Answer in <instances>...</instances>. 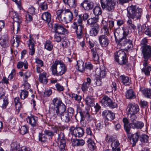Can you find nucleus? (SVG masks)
<instances>
[{"label":"nucleus","instance_id":"31","mask_svg":"<svg viewBox=\"0 0 151 151\" xmlns=\"http://www.w3.org/2000/svg\"><path fill=\"white\" fill-rule=\"evenodd\" d=\"M98 21V19L95 17L91 18L88 19L87 21V24L90 27L98 25L97 22Z\"/></svg>","mask_w":151,"mask_h":151},{"label":"nucleus","instance_id":"21","mask_svg":"<svg viewBox=\"0 0 151 151\" xmlns=\"http://www.w3.org/2000/svg\"><path fill=\"white\" fill-rule=\"evenodd\" d=\"M102 115L108 120L111 121L115 118V114L112 111L109 110H105L102 113Z\"/></svg>","mask_w":151,"mask_h":151},{"label":"nucleus","instance_id":"29","mask_svg":"<svg viewBox=\"0 0 151 151\" xmlns=\"http://www.w3.org/2000/svg\"><path fill=\"white\" fill-rule=\"evenodd\" d=\"M98 50L92 48L91 49L92 58L93 60L96 63L99 62V58L98 52Z\"/></svg>","mask_w":151,"mask_h":151},{"label":"nucleus","instance_id":"43","mask_svg":"<svg viewBox=\"0 0 151 151\" xmlns=\"http://www.w3.org/2000/svg\"><path fill=\"white\" fill-rule=\"evenodd\" d=\"M88 144V147L91 150H93L95 148V144L91 138L88 139L87 141Z\"/></svg>","mask_w":151,"mask_h":151},{"label":"nucleus","instance_id":"57","mask_svg":"<svg viewBox=\"0 0 151 151\" xmlns=\"http://www.w3.org/2000/svg\"><path fill=\"white\" fill-rule=\"evenodd\" d=\"M44 132L45 134L49 137H52L54 135L53 132L50 130H45Z\"/></svg>","mask_w":151,"mask_h":151},{"label":"nucleus","instance_id":"48","mask_svg":"<svg viewBox=\"0 0 151 151\" xmlns=\"http://www.w3.org/2000/svg\"><path fill=\"white\" fill-rule=\"evenodd\" d=\"M71 95V97L72 99H73L75 100L78 101V103L81 102V100L82 99V97L81 96L74 93H72Z\"/></svg>","mask_w":151,"mask_h":151},{"label":"nucleus","instance_id":"33","mask_svg":"<svg viewBox=\"0 0 151 151\" xmlns=\"http://www.w3.org/2000/svg\"><path fill=\"white\" fill-rule=\"evenodd\" d=\"M148 61H146V64L144 65V61L143 60V65L144 68L142 69V71H143L145 75L149 76L150 71H151V67L148 65Z\"/></svg>","mask_w":151,"mask_h":151},{"label":"nucleus","instance_id":"38","mask_svg":"<svg viewBox=\"0 0 151 151\" xmlns=\"http://www.w3.org/2000/svg\"><path fill=\"white\" fill-rule=\"evenodd\" d=\"M63 1L65 4L68 5L72 8H74L76 6V0H63Z\"/></svg>","mask_w":151,"mask_h":151},{"label":"nucleus","instance_id":"14","mask_svg":"<svg viewBox=\"0 0 151 151\" xmlns=\"http://www.w3.org/2000/svg\"><path fill=\"white\" fill-rule=\"evenodd\" d=\"M29 37V43L28 44L29 47V53L30 55L32 56L34 54L35 52L34 47L35 41L32 35H30Z\"/></svg>","mask_w":151,"mask_h":151},{"label":"nucleus","instance_id":"1","mask_svg":"<svg viewBox=\"0 0 151 151\" xmlns=\"http://www.w3.org/2000/svg\"><path fill=\"white\" fill-rule=\"evenodd\" d=\"M50 69L53 75L57 76H61L67 71V67L61 60H56L53 62Z\"/></svg>","mask_w":151,"mask_h":151},{"label":"nucleus","instance_id":"20","mask_svg":"<svg viewBox=\"0 0 151 151\" xmlns=\"http://www.w3.org/2000/svg\"><path fill=\"white\" fill-rule=\"evenodd\" d=\"M99 43L103 47H106L109 43V40L106 36L105 35H101L98 38Z\"/></svg>","mask_w":151,"mask_h":151},{"label":"nucleus","instance_id":"49","mask_svg":"<svg viewBox=\"0 0 151 151\" xmlns=\"http://www.w3.org/2000/svg\"><path fill=\"white\" fill-rule=\"evenodd\" d=\"M47 137L45 134L40 133L39 135V141L42 142H45L47 141Z\"/></svg>","mask_w":151,"mask_h":151},{"label":"nucleus","instance_id":"32","mask_svg":"<svg viewBox=\"0 0 151 151\" xmlns=\"http://www.w3.org/2000/svg\"><path fill=\"white\" fill-rule=\"evenodd\" d=\"M91 27V29L90 31V35L92 36H96L98 34L99 30V25H96L95 26Z\"/></svg>","mask_w":151,"mask_h":151},{"label":"nucleus","instance_id":"63","mask_svg":"<svg viewBox=\"0 0 151 151\" xmlns=\"http://www.w3.org/2000/svg\"><path fill=\"white\" fill-rule=\"evenodd\" d=\"M111 148L120 147V144L118 140H116L114 142L111 143Z\"/></svg>","mask_w":151,"mask_h":151},{"label":"nucleus","instance_id":"25","mask_svg":"<svg viewBox=\"0 0 151 151\" xmlns=\"http://www.w3.org/2000/svg\"><path fill=\"white\" fill-rule=\"evenodd\" d=\"M5 37H2L0 38V45L3 47L5 48L9 46L7 35H6Z\"/></svg>","mask_w":151,"mask_h":151},{"label":"nucleus","instance_id":"24","mask_svg":"<svg viewBox=\"0 0 151 151\" xmlns=\"http://www.w3.org/2000/svg\"><path fill=\"white\" fill-rule=\"evenodd\" d=\"M128 138H129L130 140L133 142V144L135 145L137 142L139 138V135L138 133H136L133 134H132V133L130 130L129 133H127Z\"/></svg>","mask_w":151,"mask_h":151},{"label":"nucleus","instance_id":"37","mask_svg":"<svg viewBox=\"0 0 151 151\" xmlns=\"http://www.w3.org/2000/svg\"><path fill=\"white\" fill-rule=\"evenodd\" d=\"M85 141L83 139H73L72 141V144L73 146H82L85 144Z\"/></svg>","mask_w":151,"mask_h":151},{"label":"nucleus","instance_id":"2","mask_svg":"<svg viewBox=\"0 0 151 151\" xmlns=\"http://www.w3.org/2000/svg\"><path fill=\"white\" fill-rule=\"evenodd\" d=\"M74 109L71 107H69L66 110V107L63 111H60L59 113L56 114L55 113L53 114L52 116L54 118L58 119L60 118L63 121L65 122H69L74 114Z\"/></svg>","mask_w":151,"mask_h":151},{"label":"nucleus","instance_id":"10","mask_svg":"<svg viewBox=\"0 0 151 151\" xmlns=\"http://www.w3.org/2000/svg\"><path fill=\"white\" fill-rule=\"evenodd\" d=\"M69 130L71 134L76 137H81L84 134V129L80 127H75L72 126L70 127Z\"/></svg>","mask_w":151,"mask_h":151},{"label":"nucleus","instance_id":"40","mask_svg":"<svg viewBox=\"0 0 151 151\" xmlns=\"http://www.w3.org/2000/svg\"><path fill=\"white\" fill-rule=\"evenodd\" d=\"M14 101L16 111L19 112L21 108L19 98L18 97H15L14 99Z\"/></svg>","mask_w":151,"mask_h":151},{"label":"nucleus","instance_id":"52","mask_svg":"<svg viewBox=\"0 0 151 151\" xmlns=\"http://www.w3.org/2000/svg\"><path fill=\"white\" fill-rule=\"evenodd\" d=\"M143 28L145 30V34L149 37H151V30L148 28L146 27V25L145 24L143 25Z\"/></svg>","mask_w":151,"mask_h":151},{"label":"nucleus","instance_id":"30","mask_svg":"<svg viewBox=\"0 0 151 151\" xmlns=\"http://www.w3.org/2000/svg\"><path fill=\"white\" fill-rule=\"evenodd\" d=\"M119 79L123 84L125 86L129 85L131 81L129 77L125 75H121L119 77Z\"/></svg>","mask_w":151,"mask_h":151},{"label":"nucleus","instance_id":"7","mask_svg":"<svg viewBox=\"0 0 151 151\" xmlns=\"http://www.w3.org/2000/svg\"><path fill=\"white\" fill-rule=\"evenodd\" d=\"M89 109L88 107L85 108V111L80 112L81 115V122L84 121L85 119L88 122L93 121L95 123H96V120L94 117H92L89 114Z\"/></svg>","mask_w":151,"mask_h":151},{"label":"nucleus","instance_id":"34","mask_svg":"<svg viewBox=\"0 0 151 151\" xmlns=\"http://www.w3.org/2000/svg\"><path fill=\"white\" fill-rule=\"evenodd\" d=\"M86 104L89 106H93L94 105V99L92 96H88L85 99Z\"/></svg>","mask_w":151,"mask_h":151},{"label":"nucleus","instance_id":"17","mask_svg":"<svg viewBox=\"0 0 151 151\" xmlns=\"http://www.w3.org/2000/svg\"><path fill=\"white\" fill-rule=\"evenodd\" d=\"M101 6L103 9H104L106 7L108 9L109 8H110V9H113L115 8L116 4L114 2H108L107 0H101Z\"/></svg>","mask_w":151,"mask_h":151},{"label":"nucleus","instance_id":"60","mask_svg":"<svg viewBox=\"0 0 151 151\" xmlns=\"http://www.w3.org/2000/svg\"><path fill=\"white\" fill-rule=\"evenodd\" d=\"M130 114V116L129 120V121L131 122V123H133L136 121L137 117H136L135 114Z\"/></svg>","mask_w":151,"mask_h":151},{"label":"nucleus","instance_id":"39","mask_svg":"<svg viewBox=\"0 0 151 151\" xmlns=\"http://www.w3.org/2000/svg\"><path fill=\"white\" fill-rule=\"evenodd\" d=\"M122 121L124 123L125 130L127 133H129L130 127V124L129 125L128 124L129 121L128 119L126 118H124L123 119Z\"/></svg>","mask_w":151,"mask_h":151},{"label":"nucleus","instance_id":"50","mask_svg":"<svg viewBox=\"0 0 151 151\" xmlns=\"http://www.w3.org/2000/svg\"><path fill=\"white\" fill-rule=\"evenodd\" d=\"M28 132V128L25 126H23L21 127L20 132L21 134L24 135L26 134Z\"/></svg>","mask_w":151,"mask_h":151},{"label":"nucleus","instance_id":"26","mask_svg":"<svg viewBox=\"0 0 151 151\" xmlns=\"http://www.w3.org/2000/svg\"><path fill=\"white\" fill-rule=\"evenodd\" d=\"M126 98L128 99H132L136 97L135 93L132 89L127 90L125 93Z\"/></svg>","mask_w":151,"mask_h":151},{"label":"nucleus","instance_id":"64","mask_svg":"<svg viewBox=\"0 0 151 151\" xmlns=\"http://www.w3.org/2000/svg\"><path fill=\"white\" fill-rule=\"evenodd\" d=\"M85 66L86 68L90 70L92 69L93 67L92 64L90 62L86 63Z\"/></svg>","mask_w":151,"mask_h":151},{"label":"nucleus","instance_id":"46","mask_svg":"<svg viewBox=\"0 0 151 151\" xmlns=\"http://www.w3.org/2000/svg\"><path fill=\"white\" fill-rule=\"evenodd\" d=\"M143 93L145 97L151 99V89L146 88L143 91Z\"/></svg>","mask_w":151,"mask_h":151},{"label":"nucleus","instance_id":"36","mask_svg":"<svg viewBox=\"0 0 151 151\" xmlns=\"http://www.w3.org/2000/svg\"><path fill=\"white\" fill-rule=\"evenodd\" d=\"M51 17L50 14L48 12L44 13L42 16V19L48 23L50 21Z\"/></svg>","mask_w":151,"mask_h":151},{"label":"nucleus","instance_id":"16","mask_svg":"<svg viewBox=\"0 0 151 151\" xmlns=\"http://www.w3.org/2000/svg\"><path fill=\"white\" fill-rule=\"evenodd\" d=\"M12 151H29L31 149L29 147H23L20 148V146L16 142H13L11 144Z\"/></svg>","mask_w":151,"mask_h":151},{"label":"nucleus","instance_id":"15","mask_svg":"<svg viewBox=\"0 0 151 151\" xmlns=\"http://www.w3.org/2000/svg\"><path fill=\"white\" fill-rule=\"evenodd\" d=\"M71 27L74 29L76 33L77 37L78 39H81L83 37V28H81V30H79L80 26L76 22H74L71 25Z\"/></svg>","mask_w":151,"mask_h":151},{"label":"nucleus","instance_id":"23","mask_svg":"<svg viewBox=\"0 0 151 151\" xmlns=\"http://www.w3.org/2000/svg\"><path fill=\"white\" fill-rule=\"evenodd\" d=\"M63 14L65 16L64 19L66 23H68L72 20L73 19V14L70 10H65Z\"/></svg>","mask_w":151,"mask_h":151},{"label":"nucleus","instance_id":"27","mask_svg":"<svg viewBox=\"0 0 151 151\" xmlns=\"http://www.w3.org/2000/svg\"><path fill=\"white\" fill-rule=\"evenodd\" d=\"M47 75V73L45 72L40 73L38 79L39 82L43 84H46L48 82Z\"/></svg>","mask_w":151,"mask_h":151},{"label":"nucleus","instance_id":"61","mask_svg":"<svg viewBox=\"0 0 151 151\" xmlns=\"http://www.w3.org/2000/svg\"><path fill=\"white\" fill-rule=\"evenodd\" d=\"M8 104L7 98L5 97V98H4L3 103L2 105V107L3 108H6Z\"/></svg>","mask_w":151,"mask_h":151},{"label":"nucleus","instance_id":"54","mask_svg":"<svg viewBox=\"0 0 151 151\" xmlns=\"http://www.w3.org/2000/svg\"><path fill=\"white\" fill-rule=\"evenodd\" d=\"M25 19V22L27 23H29V22H31L32 20V16L30 15L29 12H28L26 15Z\"/></svg>","mask_w":151,"mask_h":151},{"label":"nucleus","instance_id":"44","mask_svg":"<svg viewBox=\"0 0 151 151\" xmlns=\"http://www.w3.org/2000/svg\"><path fill=\"white\" fill-rule=\"evenodd\" d=\"M84 63L82 60H78L77 61V65L78 66V69L79 71L83 73L84 70Z\"/></svg>","mask_w":151,"mask_h":151},{"label":"nucleus","instance_id":"3","mask_svg":"<svg viewBox=\"0 0 151 151\" xmlns=\"http://www.w3.org/2000/svg\"><path fill=\"white\" fill-rule=\"evenodd\" d=\"M114 35L116 43L117 44V46L122 49L128 50L132 48L133 44L132 40L127 38L122 37L120 39L117 38L114 33Z\"/></svg>","mask_w":151,"mask_h":151},{"label":"nucleus","instance_id":"28","mask_svg":"<svg viewBox=\"0 0 151 151\" xmlns=\"http://www.w3.org/2000/svg\"><path fill=\"white\" fill-rule=\"evenodd\" d=\"M75 15L76 16V19L75 22H76V24H77L79 26H80V28L79 29V30H81V28L82 27L83 29V19H82V16L81 15H79L78 16V13L77 12H75Z\"/></svg>","mask_w":151,"mask_h":151},{"label":"nucleus","instance_id":"47","mask_svg":"<svg viewBox=\"0 0 151 151\" xmlns=\"http://www.w3.org/2000/svg\"><path fill=\"white\" fill-rule=\"evenodd\" d=\"M28 95V92L26 90H21L20 94L21 98L22 99H24Z\"/></svg>","mask_w":151,"mask_h":151},{"label":"nucleus","instance_id":"13","mask_svg":"<svg viewBox=\"0 0 151 151\" xmlns=\"http://www.w3.org/2000/svg\"><path fill=\"white\" fill-rule=\"evenodd\" d=\"M58 141L59 149H63L66 147V138L64 133L60 132L59 134Z\"/></svg>","mask_w":151,"mask_h":151},{"label":"nucleus","instance_id":"56","mask_svg":"<svg viewBox=\"0 0 151 151\" xmlns=\"http://www.w3.org/2000/svg\"><path fill=\"white\" fill-rule=\"evenodd\" d=\"M90 84L85 82H84L82 85V89L83 91H86L88 89L90 86Z\"/></svg>","mask_w":151,"mask_h":151},{"label":"nucleus","instance_id":"41","mask_svg":"<svg viewBox=\"0 0 151 151\" xmlns=\"http://www.w3.org/2000/svg\"><path fill=\"white\" fill-rule=\"evenodd\" d=\"M130 128L133 129L136 128L137 129H141L142 128V123L140 122L137 121L135 122L130 123Z\"/></svg>","mask_w":151,"mask_h":151},{"label":"nucleus","instance_id":"8","mask_svg":"<svg viewBox=\"0 0 151 151\" xmlns=\"http://www.w3.org/2000/svg\"><path fill=\"white\" fill-rule=\"evenodd\" d=\"M102 105L104 106H109L111 108L117 107V104L112 101L110 98L106 96H104L101 101Z\"/></svg>","mask_w":151,"mask_h":151},{"label":"nucleus","instance_id":"18","mask_svg":"<svg viewBox=\"0 0 151 151\" xmlns=\"http://www.w3.org/2000/svg\"><path fill=\"white\" fill-rule=\"evenodd\" d=\"M127 109L128 114H137L139 111V106L137 104H130L128 105Z\"/></svg>","mask_w":151,"mask_h":151},{"label":"nucleus","instance_id":"59","mask_svg":"<svg viewBox=\"0 0 151 151\" xmlns=\"http://www.w3.org/2000/svg\"><path fill=\"white\" fill-rule=\"evenodd\" d=\"M35 62L38 65L37 66L42 67L43 66V62L42 60L38 58L35 59Z\"/></svg>","mask_w":151,"mask_h":151},{"label":"nucleus","instance_id":"5","mask_svg":"<svg viewBox=\"0 0 151 151\" xmlns=\"http://www.w3.org/2000/svg\"><path fill=\"white\" fill-rule=\"evenodd\" d=\"M52 102L55 107L53 109V114L56 113L57 114L59 111H63L65 109L66 106L63 103L61 99L57 97L54 98L52 100Z\"/></svg>","mask_w":151,"mask_h":151},{"label":"nucleus","instance_id":"45","mask_svg":"<svg viewBox=\"0 0 151 151\" xmlns=\"http://www.w3.org/2000/svg\"><path fill=\"white\" fill-rule=\"evenodd\" d=\"M23 66L25 69H27L28 68V64L27 61L24 63L21 61L18 62L17 65V67L18 69H20Z\"/></svg>","mask_w":151,"mask_h":151},{"label":"nucleus","instance_id":"9","mask_svg":"<svg viewBox=\"0 0 151 151\" xmlns=\"http://www.w3.org/2000/svg\"><path fill=\"white\" fill-rule=\"evenodd\" d=\"M80 6L82 7L84 9H101L99 5L97 4L94 6L93 2H90L88 0H84L83 2L81 4Z\"/></svg>","mask_w":151,"mask_h":151},{"label":"nucleus","instance_id":"11","mask_svg":"<svg viewBox=\"0 0 151 151\" xmlns=\"http://www.w3.org/2000/svg\"><path fill=\"white\" fill-rule=\"evenodd\" d=\"M142 53L145 59L144 65H145L146 64V61H148V59L151 57V46L146 45L142 47Z\"/></svg>","mask_w":151,"mask_h":151},{"label":"nucleus","instance_id":"4","mask_svg":"<svg viewBox=\"0 0 151 151\" xmlns=\"http://www.w3.org/2000/svg\"><path fill=\"white\" fill-rule=\"evenodd\" d=\"M12 15V18L14 21L13 26V30L14 34H17L20 30V24L21 22V17L15 11L10 12Z\"/></svg>","mask_w":151,"mask_h":151},{"label":"nucleus","instance_id":"12","mask_svg":"<svg viewBox=\"0 0 151 151\" xmlns=\"http://www.w3.org/2000/svg\"><path fill=\"white\" fill-rule=\"evenodd\" d=\"M53 30L55 32L60 34H65L68 33V31L61 24H54Z\"/></svg>","mask_w":151,"mask_h":151},{"label":"nucleus","instance_id":"19","mask_svg":"<svg viewBox=\"0 0 151 151\" xmlns=\"http://www.w3.org/2000/svg\"><path fill=\"white\" fill-rule=\"evenodd\" d=\"M127 11L128 17L132 19L135 18L137 19L140 18L141 13L139 12V10H127Z\"/></svg>","mask_w":151,"mask_h":151},{"label":"nucleus","instance_id":"51","mask_svg":"<svg viewBox=\"0 0 151 151\" xmlns=\"http://www.w3.org/2000/svg\"><path fill=\"white\" fill-rule=\"evenodd\" d=\"M63 10H57L56 11L57 18L60 21H62L61 17L62 14H64Z\"/></svg>","mask_w":151,"mask_h":151},{"label":"nucleus","instance_id":"42","mask_svg":"<svg viewBox=\"0 0 151 151\" xmlns=\"http://www.w3.org/2000/svg\"><path fill=\"white\" fill-rule=\"evenodd\" d=\"M45 48L47 50L51 51L53 47V45L51 41L47 40L45 43Z\"/></svg>","mask_w":151,"mask_h":151},{"label":"nucleus","instance_id":"22","mask_svg":"<svg viewBox=\"0 0 151 151\" xmlns=\"http://www.w3.org/2000/svg\"><path fill=\"white\" fill-rule=\"evenodd\" d=\"M27 123L32 127H35L38 125V118L36 116L31 115L27 116L26 118Z\"/></svg>","mask_w":151,"mask_h":151},{"label":"nucleus","instance_id":"53","mask_svg":"<svg viewBox=\"0 0 151 151\" xmlns=\"http://www.w3.org/2000/svg\"><path fill=\"white\" fill-rule=\"evenodd\" d=\"M102 32L104 34V35L109 36L110 35V32L109 31V27L101 28Z\"/></svg>","mask_w":151,"mask_h":151},{"label":"nucleus","instance_id":"55","mask_svg":"<svg viewBox=\"0 0 151 151\" xmlns=\"http://www.w3.org/2000/svg\"><path fill=\"white\" fill-rule=\"evenodd\" d=\"M55 86L56 90L59 91H63L64 90L63 86L60 83H57Z\"/></svg>","mask_w":151,"mask_h":151},{"label":"nucleus","instance_id":"35","mask_svg":"<svg viewBox=\"0 0 151 151\" xmlns=\"http://www.w3.org/2000/svg\"><path fill=\"white\" fill-rule=\"evenodd\" d=\"M96 73V75L101 78L105 77L106 75V71L105 69L101 67L99 69H97Z\"/></svg>","mask_w":151,"mask_h":151},{"label":"nucleus","instance_id":"62","mask_svg":"<svg viewBox=\"0 0 151 151\" xmlns=\"http://www.w3.org/2000/svg\"><path fill=\"white\" fill-rule=\"evenodd\" d=\"M101 26L102 28L109 27L107 21L104 19L102 20Z\"/></svg>","mask_w":151,"mask_h":151},{"label":"nucleus","instance_id":"58","mask_svg":"<svg viewBox=\"0 0 151 151\" xmlns=\"http://www.w3.org/2000/svg\"><path fill=\"white\" fill-rule=\"evenodd\" d=\"M60 34H56L54 36V40L57 42H59L61 41L62 38L59 35Z\"/></svg>","mask_w":151,"mask_h":151},{"label":"nucleus","instance_id":"6","mask_svg":"<svg viewBox=\"0 0 151 151\" xmlns=\"http://www.w3.org/2000/svg\"><path fill=\"white\" fill-rule=\"evenodd\" d=\"M114 56L116 61L119 64H124L127 62L126 54L122 50L115 52Z\"/></svg>","mask_w":151,"mask_h":151}]
</instances>
